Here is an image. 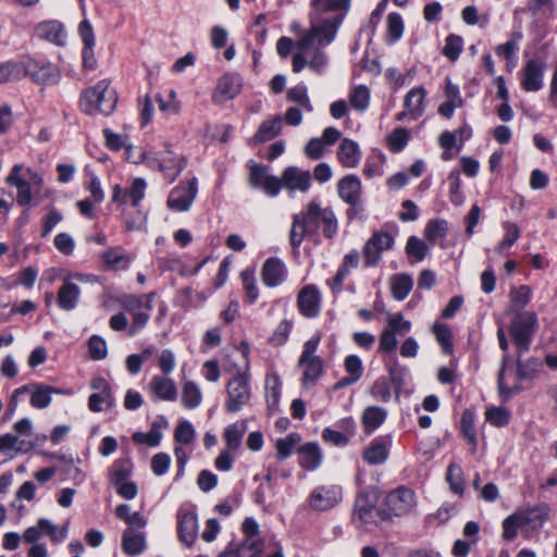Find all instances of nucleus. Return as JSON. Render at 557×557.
<instances>
[{
  "mask_svg": "<svg viewBox=\"0 0 557 557\" xmlns=\"http://www.w3.org/2000/svg\"><path fill=\"white\" fill-rule=\"evenodd\" d=\"M337 230L338 222L333 209L311 200L300 212L293 215L289 243L294 249H298L306 237L317 243L321 233L325 238L332 239Z\"/></svg>",
  "mask_w": 557,
  "mask_h": 557,
  "instance_id": "f257e3e1",
  "label": "nucleus"
},
{
  "mask_svg": "<svg viewBox=\"0 0 557 557\" xmlns=\"http://www.w3.org/2000/svg\"><path fill=\"white\" fill-rule=\"evenodd\" d=\"M116 103V92L110 88V83L106 79L83 90L79 99V107L87 114L109 115L114 111Z\"/></svg>",
  "mask_w": 557,
  "mask_h": 557,
  "instance_id": "f03ea898",
  "label": "nucleus"
},
{
  "mask_svg": "<svg viewBox=\"0 0 557 557\" xmlns=\"http://www.w3.org/2000/svg\"><path fill=\"white\" fill-rule=\"evenodd\" d=\"M310 29L296 45L298 50L307 51L315 44L321 47L330 45L334 40L338 26L342 23L339 16H332L323 21H321V15H319L318 20L312 18V12L310 13Z\"/></svg>",
  "mask_w": 557,
  "mask_h": 557,
  "instance_id": "7ed1b4c3",
  "label": "nucleus"
},
{
  "mask_svg": "<svg viewBox=\"0 0 557 557\" xmlns=\"http://www.w3.org/2000/svg\"><path fill=\"white\" fill-rule=\"evenodd\" d=\"M225 393L224 409L230 413H236L249 404L251 387L248 368L238 372L226 383Z\"/></svg>",
  "mask_w": 557,
  "mask_h": 557,
  "instance_id": "20e7f679",
  "label": "nucleus"
},
{
  "mask_svg": "<svg viewBox=\"0 0 557 557\" xmlns=\"http://www.w3.org/2000/svg\"><path fill=\"white\" fill-rule=\"evenodd\" d=\"M536 324L537 317L534 312L524 311L516 314L509 332L519 350L525 351L530 348Z\"/></svg>",
  "mask_w": 557,
  "mask_h": 557,
  "instance_id": "39448f33",
  "label": "nucleus"
},
{
  "mask_svg": "<svg viewBox=\"0 0 557 557\" xmlns=\"http://www.w3.org/2000/svg\"><path fill=\"white\" fill-rule=\"evenodd\" d=\"M120 304L132 315L128 335L134 336L148 323L152 306L145 304L144 298L137 295H124L120 298Z\"/></svg>",
  "mask_w": 557,
  "mask_h": 557,
  "instance_id": "423d86ee",
  "label": "nucleus"
},
{
  "mask_svg": "<svg viewBox=\"0 0 557 557\" xmlns=\"http://www.w3.org/2000/svg\"><path fill=\"white\" fill-rule=\"evenodd\" d=\"M343 499L342 486L323 484L314 487L308 497V506L314 511H326L336 507Z\"/></svg>",
  "mask_w": 557,
  "mask_h": 557,
  "instance_id": "0eeeda50",
  "label": "nucleus"
},
{
  "mask_svg": "<svg viewBox=\"0 0 557 557\" xmlns=\"http://www.w3.org/2000/svg\"><path fill=\"white\" fill-rule=\"evenodd\" d=\"M385 505L389 516L404 517L411 513L417 506V498L413 491L399 486L389 492L385 498Z\"/></svg>",
  "mask_w": 557,
  "mask_h": 557,
  "instance_id": "6e6552de",
  "label": "nucleus"
},
{
  "mask_svg": "<svg viewBox=\"0 0 557 557\" xmlns=\"http://www.w3.org/2000/svg\"><path fill=\"white\" fill-rule=\"evenodd\" d=\"M21 78L28 76L34 82L46 85H54L60 81L59 70L50 63L39 62L34 59L21 61Z\"/></svg>",
  "mask_w": 557,
  "mask_h": 557,
  "instance_id": "1a4fd4ad",
  "label": "nucleus"
},
{
  "mask_svg": "<svg viewBox=\"0 0 557 557\" xmlns=\"http://www.w3.org/2000/svg\"><path fill=\"white\" fill-rule=\"evenodd\" d=\"M198 194V182L193 177L187 183H181L174 187L168 197V207L176 212L188 211Z\"/></svg>",
  "mask_w": 557,
  "mask_h": 557,
  "instance_id": "9d476101",
  "label": "nucleus"
},
{
  "mask_svg": "<svg viewBox=\"0 0 557 557\" xmlns=\"http://www.w3.org/2000/svg\"><path fill=\"white\" fill-rule=\"evenodd\" d=\"M355 516L366 525L379 524L388 520V515L375 506V499L370 494L361 492L355 502Z\"/></svg>",
  "mask_w": 557,
  "mask_h": 557,
  "instance_id": "9b49d317",
  "label": "nucleus"
},
{
  "mask_svg": "<svg viewBox=\"0 0 557 557\" xmlns=\"http://www.w3.org/2000/svg\"><path fill=\"white\" fill-rule=\"evenodd\" d=\"M394 245V237L387 232H375L363 247L364 264L374 267L381 259V252Z\"/></svg>",
  "mask_w": 557,
  "mask_h": 557,
  "instance_id": "f8f14e48",
  "label": "nucleus"
},
{
  "mask_svg": "<svg viewBox=\"0 0 557 557\" xmlns=\"http://www.w3.org/2000/svg\"><path fill=\"white\" fill-rule=\"evenodd\" d=\"M16 394H29L32 407L40 410L50 406L53 394H64V392L42 383H29L17 387Z\"/></svg>",
  "mask_w": 557,
  "mask_h": 557,
  "instance_id": "ddd939ff",
  "label": "nucleus"
},
{
  "mask_svg": "<svg viewBox=\"0 0 557 557\" xmlns=\"http://www.w3.org/2000/svg\"><path fill=\"white\" fill-rule=\"evenodd\" d=\"M90 387L94 392L88 398V408L92 412H101L106 408L113 406L114 399L112 396L111 387L106 379H92Z\"/></svg>",
  "mask_w": 557,
  "mask_h": 557,
  "instance_id": "4468645a",
  "label": "nucleus"
},
{
  "mask_svg": "<svg viewBox=\"0 0 557 557\" xmlns=\"http://www.w3.org/2000/svg\"><path fill=\"white\" fill-rule=\"evenodd\" d=\"M426 90L422 86L410 89L404 99V110L397 113L396 120L404 121L409 117L412 121L418 120L424 113V99Z\"/></svg>",
  "mask_w": 557,
  "mask_h": 557,
  "instance_id": "2eb2a0df",
  "label": "nucleus"
},
{
  "mask_svg": "<svg viewBox=\"0 0 557 557\" xmlns=\"http://www.w3.org/2000/svg\"><path fill=\"white\" fill-rule=\"evenodd\" d=\"M321 293L319 288L312 284L304 286L297 296L298 310L304 317L308 319H312L319 315L321 311Z\"/></svg>",
  "mask_w": 557,
  "mask_h": 557,
  "instance_id": "dca6fc26",
  "label": "nucleus"
},
{
  "mask_svg": "<svg viewBox=\"0 0 557 557\" xmlns=\"http://www.w3.org/2000/svg\"><path fill=\"white\" fill-rule=\"evenodd\" d=\"M545 62L539 59H531L523 65L520 84L529 92L537 91L543 87Z\"/></svg>",
  "mask_w": 557,
  "mask_h": 557,
  "instance_id": "f3484780",
  "label": "nucleus"
},
{
  "mask_svg": "<svg viewBox=\"0 0 557 557\" xmlns=\"http://www.w3.org/2000/svg\"><path fill=\"white\" fill-rule=\"evenodd\" d=\"M243 79L239 74L226 73L216 84L212 99L215 103H223L234 99L242 90Z\"/></svg>",
  "mask_w": 557,
  "mask_h": 557,
  "instance_id": "a211bd4d",
  "label": "nucleus"
},
{
  "mask_svg": "<svg viewBox=\"0 0 557 557\" xmlns=\"http://www.w3.org/2000/svg\"><path fill=\"white\" fill-rule=\"evenodd\" d=\"M146 187V181L140 177L135 178L129 188H122L120 185H114L112 201L121 205L131 201L133 207H137L145 197Z\"/></svg>",
  "mask_w": 557,
  "mask_h": 557,
  "instance_id": "6ab92c4d",
  "label": "nucleus"
},
{
  "mask_svg": "<svg viewBox=\"0 0 557 557\" xmlns=\"http://www.w3.org/2000/svg\"><path fill=\"white\" fill-rule=\"evenodd\" d=\"M186 163L184 156L176 154L171 149H168L160 159L151 161L150 165H158L159 170L164 173L165 177H168L170 182H173L185 169Z\"/></svg>",
  "mask_w": 557,
  "mask_h": 557,
  "instance_id": "aec40b11",
  "label": "nucleus"
},
{
  "mask_svg": "<svg viewBox=\"0 0 557 557\" xmlns=\"http://www.w3.org/2000/svg\"><path fill=\"white\" fill-rule=\"evenodd\" d=\"M392 445V437H376L363 450L362 457L370 466L384 463L389 456V447Z\"/></svg>",
  "mask_w": 557,
  "mask_h": 557,
  "instance_id": "412c9836",
  "label": "nucleus"
},
{
  "mask_svg": "<svg viewBox=\"0 0 557 557\" xmlns=\"http://www.w3.org/2000/svg\"><path fill=\"white\" fill-rule=\"evenodd\" d=\"M149 393L159 400L173 401L177 396V388L169 375H154L148 384Z\"/></svg>",
  "mask_w": 557,
  "mask_h": 557,
  "instance_id": "4be33fe9",
  "label": "nucleus"
},
{
  "mask_svg": "<svg viewBox=\"0 0 557 557\" xmlns=\"http://www.w3.org/2000/svg\"><path fill=\"white\" fill-rule=\"evenodd\" d=\"M178 535L186 546H191L197 537L198 519L196 513L180 510L177 513Z\"/></svg>",
  "mask_w": 557,
  "mask_h": 557,
  "instance_id": "5701e85b",
  "label": "nucleus"
},
{
  "mask_svg": "<svg viewBox=\"0 0 557 557\" xmlns=\"http://www.w3.org/2000/svg\"><path fill=\"white\" fill-rule=\"evenodd\" d=\"M338 195L346 203L357 206L361 202V182L355 174L344 176L337 184Z\"/></svg>",
  "mask_w": 557,
  "mask_h": 557,
  "instance_id": "b1692460",
  "label": "nucleus"
},
{
  "mask_svg": "<svg viewBox=\"0 0 557 557\" xmlns=\"http://www.w3.org/2000/svg\"><path fill=\"white\" fill-rule=\"evenodd\" d=\"M311 174L297 166H288L282 174L283 187L293 191H307L310 187Z\"/></svg>",
  "mask_w": 557,
  "mask_h": 557,
  "instance_id": "393cba45",
  "label": "nucleus"
},
{
  "mask_svg": "<svg viewBox=\"0 0 557 557\" xmlns=\"http://www.w3.org/2000/svg\"><path fill=\"white\" fill-rule=\"evenodd\" d=\"M286 268L278 258H269L262 265L261 278L268 287H275L284 282Z\"/></svg>",
  "mask_w": 557,
  "mask_h": 557,
  "instance_id": "a878e982",
  "label": "nucleus"
},
{
  "mask_svg": "<svg viewBox=\"0 0 557 557\" xmlns=\"http://www.w3.org/2000/svg\"><path fill=\"white\" fill-rule=\"evenodd\" d=\"M549 507L545 504L537 505L532 508L517 510L522 527H530L533 530L543 527L549 516Z\"/></svg>",
  "mask_w": 557,
  "mask_h": 557,
  "instance_id": "bb28decb",
  "label": "nucleus"
},
{
  "mask_svg": "<svg viewBox=\"0 0 557 557\" xmlns=\"http://www.w3.org/2000/svg\"><path fill=\"white\" fill-rule=\"evenodd\" d=\"M81 288L70 280H65L59 288L57 302L58 306L65 311L74 310L79 300Z\"/></svg>",
  "mask_w": 557,
  "mask_h": 557,
  "instance_id": "cd10ccee",
  "label": "nucleus"
},
{
  "mask_svg": "<svg viewBox=\"0 0 557 557\" xmlns=\"http://www.w3.org/2000/svg\"><path fill=\"white\" fill-rule=\"evenodd\" d=\"M146 533L143 530L125 529L122 533V549L127 556H137L146 548Z\"/></svg>",
  "mask_w": 557,
  "mask_h": 557,
  "instance_id": "c85d7f7f",
  "label": "nucleus"
},
{
  "mask_svg": "<svg viewBox=\"0 0 557 557\" xmlns=\"http://www.w3.org/2000/svg\"><path fill=\"white\" fill-rule=\"evenodd\" d=\"M282 382L276 373H269L265 377V403L270 414L280 409Z\"/></svg>",
  "mask_w": 557,
  "mask_h": 557,
  "instance_id": "c756f323",
  "label": "nucleus"
},
{
  "mask_svg": "<svg viewBox=\"0 0 557 557\" xmlns=\"http://www.w3.org/2000/svg\"><path fill=\"white\" fill-rule=\"evenodd\" d=\"M283 128V117L274 115L272 119L263 121L252 137L255 144H262L278 136Z\"/></svg>",
  "mask_w": 557,
  "mask_h": 557,
  "instance_id": "7c9ffc66",
  "label": "nucleus"
},
{
  "mask_svg": "<svg viewBox=\"0 0 557 557\" xmlns=\"http://www.w3.org/2000/svg\"><path fill=\"white\" fill-rule=\"evenodd\" d=\"M361 153L359 146L356 141L349 138L342 140L338 151L337 159L345 168H356L360 162Z\"/></svg>",
  "mask_w": 557,
  "mask_h": 557,
  "instance_id": "2f4dec72",
  "label": "nucleus"
},
{
  "mask_svg": "<svg viewBox=\"0 0 557 557\" xmlns=\"http://www.w3.org/2000/svg\"><path fill=\"white\" fill-rule=\"evenodd\" d=\"M37 34L58 46H63L66 39L64 26L58 21H47L38 24Z\"/></svg>",
  "mask_w": 557,
  "mask_h": 557,
  "instance_id": "473e14b6",
  "label": "nucleus"
},
{
  "mask_svg": "<svg viewBox=\"0 0 557 557\" xmlns=\"http://www.w3.org/2000/svg\"><path fill=\"white\" fill-rule=\"evenodd\" d=\"M387 410L379 406L367 407L361 414V423L367 434L373 433L386 420Z\"/></svg>",
  "mask_w": 557,
  "mask_h": 557,
  "instance_id": "72a5a7b5",
  "label": "nucleus"
},
{
  "mask_svg": "<svg viewBox=\"0 0 557 557\" xmlns=\"http://www.w3.org/2000/svg\"><path fill=\"white\" fill-rule=\"evenodd\" d=\"M246 431V420L236 421L235 423L227 425L223 433V438L226 446L225 449H228V451H236L239 449Z\"/></svg>",
  "mask_w": 557,
  "mask_h": 557,
  "instance_id": "f704fd0d",
  "label": "nucleus"
},
{
  "mask_svg": "<svg viewBox=\"0 0 557 557\" xmlns=\"http://www.w3.org/2000/svg\"><path fill=\"white\" fill-rule=\"evenodd\" d=\"M298 453L299 463L304 469L313 471L321 465L322 453L318 444L307 443L299 448Z\"/></svg>",
  "mask_w": 557,
  "mask_h": 557,
  "instance_id": "c9c22d12",
  "label": "nucleus"
},
{
  "mask_svg": "<svg viewBox=\"0 0 557 557\" xmlns=\"http://www.w3.org/2000/svg\"><path fill=\"white\" fill-rule=\"evenodd\" d=\"M413 280L409 274L400 273L391 277V290L396 300H404L410 294Z\"/></svg>",
  "mask_w": 557,
  "mask_h": 557,
  "instance_id": "e433bc0d",
  "label": "nucleus"
},
{
  "mask_svg": "<svg viewBox=\"0 0 557 557\" xmlns=\"http://www.w3.org/2000/svg\"><path fill=\"white\" fill-rule=\"evenodd\" d=\"M181 403L186 409H195L202 403V393L194 381H186L182 386Z\"/></svg>",
  "mask_w": 557,
  "mask_h": 557,
  "instance_id": "4c0bfd02",
  "label": "nucleus"
},
{
  "mask_svg": "<svg viewBox=\"0 0 557 557\" xmlns=\"http://www.w3.org/2000/svg\"><path fill=\"white\" fill-rule=\"evenodd\" d=\"M350 0H311L312 18L326 12L348 10Z\"/></svg>",
  "mask_w": 557,
  "mask_h": 557,
  "instance_id": "58836bf2",
  "label": "nucleus"
},
{
  "mask_svg": "<svg viewBox=\"0 0 557 557\" xmlns=\"http://www.w3.org/2000/svg\"><path fill=\"white\" fill-rule=\"evenodd\" d=\"M299 367L304 369L302 385L311 387L322 374L323 363L321 358L309 359L305 362L298 361Z\"/></svg>",
  "mask_w": 557,
  "mask_h": 557,
  "instance_id": "ea45409f",
  "label": "nucleus"
},
{
  "mask_svg": "<svg viewBox=\"0 0 557 557\" xmlns=\"http://www.w3.org/2000/svg\"><path fill=\"white\" fill-rule=\"evenodd\" d=\"M34 447V443L21 440L17 435H13L12 433H7L0 436V451L5 453L11 449H14L17 453H27Z\"/></svg>",
  "mask_w": 557,
  "mask_h": 557,
  "instance_id": "a19ab883",
  "label": "nucleus"
},
{
  "mask_svg": "<svg viewBox=\"0 0 557 557\" xmlns=\"http://www.w3.org/2000/svg\"><path fill=\"white\" fill-rule=\"evenodd\" d=\"M102 261L113 269H125L129 264V258L121 247L110 248L102 252Z\"/></svg>",
  "mask_w": 557,
  "mask_h": 557,
  "instance_id": "79ce46f5",
  "label": "nucleus"
},
{
  "mask_svg": "<svg viewBox=\"0 0 557 557\" xmlns=\"http://www.w3.org/2000/svg\"><path fill=\"white\" fill-rule=\"evenodd\" d=\"M460 430L463 437L468 441V443L472 446V450L474 451L476 448L478 440L476 432L474 429V413L470 409L463 410L460 420Z\"/></svg>",
  "mask_w": 557,
  "mask_h": 557,
  "instance_id": "37998d69",
  "label": "nucleus"
},
{
  "mask_svg": "<svg viewBox=\"0 0 557 557\" xmlns=\"http://www.w3.org/2000/svg\"><path fill=\"white\" fill-rule=\"evenodd\" d=\"M286 99L289 102H294L300 106L305 111L311 113L313 111V106L308 96V89L306 85L299 84L295 87L288 89L286 94Z\"/></svg>",
  "mask_w": 557,
  "mask_h": 557,
  "instance_id": "c03bdc74",
  "label": "nucleus"
},
{
  "mask_svg": "<svg viewBox=\"0 0 557 557\" xmlns=\"http://www.w3.org/2000/svg\"><path fill=\"white\" fill-rule=\"evenodd\" d=\"M132 440L137 445H145L148 447L159 446L162 440V433L157 423H153L149 432H135Z\"/></svg>",
  "mask_w": 557,
  "mask_h": 557,
  "instance_id": "a18cd8bd",
  "label": "nucleus"
},
{
  "mask_svg": "<svg viewBox=\"0 0 557 557\" xmlns=\"http://www.w3.org/2000/svg\"><path fill=\"white\" fill-rule=\"evenodd\" d=\"M447 231L448 223L445 220H432L424 228V237L431 245H434L446 236Z\"/></svg>",
  "mask_w": 557,
  "mask_h": 557,
  "instance_id": "49530a36",
  "label": "nucleus"
},
{
  "mask_svg": "<svg viewBox=\"0 0 557 557\" xmlns=\"http://www.w3.org/2000/svg\"><path fill=\"white\" fill-rule=\"evenodd\" d=\"M503 227L505 230V236L495 248L498 253L508 250L520 237V228L516 223L504 222Z\"/></svg>",
  "mask_w": 557,
  "mask_h": 557,
  "instance_id": "de8ad7c7",
  "label": "nucleus"
},
{
  "mask_svg": "<svg viewBox=\"0 0 557 557\" xmlns=\"http://www.w3.org/2000/svg\"><path fill=\"white\" fill-rule=\"evenodd\" d=\"M351 107L357 111H364L370 102V90L366 85L355 86L349 94Z\"/></svg>",
  "mask_w": 557,
  "mask_h": 557,
  "instance_id": "09e8293b",
  "label": "nucleus"
},
{
  "mask_svg": "<svg viewBox=\"0 0 557 557\" xmlns=\"http://www.w3.org/2000/svg\"><path fill=\"white\" fill-rule=\"evenodd\" d=\"M521 39L522 34L520 32L512 33L509 40L495 48L496 54L505 58L508 62L512 61Z\"/></svg>",
  "mask_w": 557,
  "mask_h": 557,
  "instance_id": "8fccbe9b",
  "label": "nucleus"
},
{
  "mask_svg": "<svg viewBox=\"0 0 557 557\" xmlns=\"http://www.w3.org/2000/svg\"><path fill=\"white\" fill-rule=\"evenodd\" d=\"M446 480L449 483L450 490L458 495L465 492V480L462 469L456 463H450L447 469Z\"/></svg>",
  "mask_w": 557,
  "mask_h": 557,
  "instance_id": "3c124183",
  "label": "nucleus"
},
{
  "mask_svg": "<svg viewBox=\"0 0 557 557\" xmlns=\"http://www.w3.org/2000/svg\"><path fill=\"white\" fill-rule=\"evenodd\" d=\"M410 139V132L404 127H397L387 137L388 148L392 152H400Z\"/></svg>",
  "mask_w": 557,
  "mask_h": 557,
  "instance_id": "603ef678",
  "label": "nucleus"
},
{
  "mask_svg": "<svg viewBox=\"0 0 557 557\" xmlns=\"http://www.w3.org/2000/svg\"><path fill=\"white\" fill-rule=\"evenodd\" d=\"M531 288L527 285H520L517 288H511L509 293L510 306L515 310L523 309L531 299Z\"/></svg>",
  "mask_w": 557,
  "mask_h": 557,
  "instance_id": "864d4df0",
  "label": "nucleus"
},
{
  "mask_svg": "<svg viewBox=\"0 0 557 557\" xmlns=\"http://www.w3.org/2000/svg\"><path fill=\"white\" fill-rule=\"evenodd\" d=\"M21 63L17 61H8L0 63V84L20 81Z\"/></svg>",
  "mask_w": 557,
  "mask_h": 557,
  "instance_id": "5fc2aeb1",
  "label": "nucleus"
},
{
  "mask_svg": "<svg viewBox=\"0 0 557 557\" xmlns=\"http://www.w3.org/2000/svg\"><path fill=\"white\" fill-rule=\"evenodd\" d=\"M300 442V436L297 433H290L285 438H278L275 442L277 458L284 460L290 456L294 447Z\"/></svg>",
  "mask_w": 557,
  "mask_h": 557,
  "instance_id": "6e6d98bb",
  "label": "nucleus"
},
{
  "mask_svg": "<svg viewBox=\"0 0 557 557\" xmlns=\"http://www.w3.org/2000/svg\"><path fill=\"white\" fill-rule=\"evenodd\" d=\"M406 252L414 261H422L429 252V247L417 236H410L406 244Z\"/></svg>",
  "mask_w": 557,
  "mask_h": 557,
  "instance_id": "4d7b16f0",
  "label": "nucleus"
},
{
  "mask_svg": "<svg viewBox=\"0 0 557 557\" xmlns=\"http://www.w3.org/2000/svg\"><path fill=\"white\" fill-rule=\"evenodd\" d=\"M485 419L496 428L506 426L510 420V411L504 407H492L485 411Z\"/></svg>",
  "mask_w": 557,
  "mask_h": 557,
  "instance_id": "13d9d810",
  "label": "nucleus"
},
{
  "mask_svg": "<svg viewBox=\"0 0 557 557\" xmlns=\"http://www.w3.org/2000/svg\"><path fill=\"white\" fill-rule=\"evenodd\" d=\"M462 38L458 35L450 34L445 40V46L442 52L446 58L451 61H456L462 51Z\"/></svg>",
  "mask_w": 557,
  "mask_h": 557,
  "instance_id": "bf43d9fd",
  "label": "nucleus"
},
{
  "mask_svg": "<svg viewBox=\"0 0 557 557\" xmlns=\"http://www.w3.org/2000/svg\"><path fill=\"white\" fill-rule=\"evenodd\" d=\"M370 394L380 401L387 403L391 399V386L388 380L381 376L374 381L370 388Z\"/></svg>",
  "mask_w": 557,
  "mask_h": 557,
  "instance_id": "052dcab7",
  "label": "nucleus"
},
{
  "mask_svg": "<svg viewBox=\"0 0 557 557\" xmlns=\"http://www.w3.org/2000/svg\"><path fill=\"white\" fill-rule=\"evenodd\" d=\"M263 549V541L258 536L253 540L245 539L240 545L237 557H259Z\"/></svg>",
  "mask_w": 557,
  "mask_h": 557,
  "instance_id": "680f3d73",
  "label": "nucleus"
},
{
  "mask_svg": "<svg viewBox=\"0 0 557 557\" xmlns=\"http://www.w3.org/2000/svg\"><path fill=\"white\" fill-rule=\"evenodd\" d=\"M528 8L533 15L541 17H550L555 11L553 0H530Z\"/></svg>",
  "mask_w": 557,
  "mask_h": 557,
  "instance_id": "e2e57ef3",
  "label": "nucleus"
},
{
  "mask_svg": "<svg viewBox=\"0 0 557 557\" xmlns=\"http://www.w3.org/2000/svg\"><path fill=\"white\" fill-rule=\"evenodd\" d=\"M387 33L391 42L399 40L404 33V23L400 14L389 13L387 16Z\"/></svg>",
  "mask_w": 557,
  "mask_h": 557,
  "instance_id": "0e129e2a",
  "label": "nucleus"
},
{
  "mask_svg": "<svg viewBox=\"0 0 557 557\" xmlns=\"http://www.w3.org/2000/svg\"><path fill=\"white\" fill-rule=\"evenodd\" d=\"M89 355L92 360H102L108 355L106 341L99 335H92L88 341Z\"/></svg>",
  "mask_w": 557,
  "mask_h": 557,
  "instance_id": "69168bd1",
  "label": "nucleus"
},
{
  "mask_svg": "<svg viewBox=\"0 0 557 557\" xmlns=\"http://www.w3.org/2000/svg\"><path fill=\"white\" fill-rule=\"evenodd\" d=\"M195 429L193 424L187 420L181 421L174 433L175 441L185 445L190 444L195 440Z\"/></svg>",
  "mask_w": 557,
  "mask_h": 557,
  "instance_id": "338daca9",
  "label": "nucleus"
},
{
  "mask_svg": "<svg viewBox=\"0 0 557 557\" xmlns=\"http://www.w3.org/2000/svg\"><path fill=\"white\" fill-rule=\"evenodd\" d=\"M176 366V356L173 350L166 348L158 355V367L162 374L170 375Z\"/></svg>",
  "mask_w": 557,
  "mask_h": 557,
  "instance_id": "774afa93",
  "label": "nucleus"
}]
</instances>
